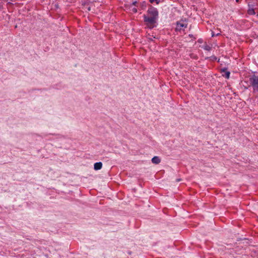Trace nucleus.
<instances>
[{
  "label": "nucleus",
  "mask_w": 258,
  "mask_h": 258,
  "mask_svg": "<svg viewBox=\"0 0 258 258\" xmlns=\"http://www.w3.org/2000/svg\"><path fill=\"white\" fill-rule=\"evenodd\" d=\"M253 91L258 92V76H253L249 79Z\"/></svg>",
  "instance_id": "f257e3e1"
},
{
  "label": "nucleus",
  "mask_w": 258,
  "mask_h": 258,
  "mask_svg": "<svg viewBox=\"0 0 258 258\" xmlns=\"http://www.w3.org/2000/svg\"><path fill=\"white\" fill-rule=\"evenodd\" d=\"M144 21L148 23V26L150 28H152L154 27V24L156 22V20L157 19L152 17L151 16H144Z\"/></svg>",
  "instance_id": "f03ea898"
},
{
  "label": "nucleus",
  "mask_w": 258,
  "mask_h": 258,
  "mask_svg": "<svg viewBox=\"0 0 258 258\" xmlns=\"http://www.w3.org/2000/svg\"><path fill=\"white\" fill-rule=\"evenodd\" d=\"M187 27V22L183 20H181L180 21L177 22L176 30V31H180L183 28H186Z\"/></svg>",
  "instance_id": "7ed1b4c3"
},
{
  "label": "nucleus",
  "mask_w": 258,
  "mask_h": 258,
  "mask_svg": "<svg viewBox=\"0 0 258 258\" xmlns=\"http://www.w3.org/2000/svg\"><path fill=\"white\" fill-rule=\"evenodd\" d=\"M148 13L150 16L154 17L156 19L157 18L158 16V12L157 9L155 8H151L148 9Z\"/></svg>",
  "instance_id": "20e7f679"
},
{
  "label": "nucleus",
  "mask_w": 258,
  "mask_h": 258,
  "mask_svg": "<svg viewBox=\"0 0 258 258\" xmlns=\"http://www.w3.org/2000/svg\"><path fill=\"white\" fill-rule=\"evenodd\" d=\"M248 9L247 10V13L250 15H254L255 13L254 9L252 8V6H250L249 4L248 5Z\"/></svg>",
  "instance_id": "39448f33"
},
{
  "label": "nucleus",
  "mask_w": 258,
  "mask_h": 258,
  "mask_svg": "<svg viewBox=\"0 0 258 258\" xmlns=\"http://www.w3.org/2000/svg\"><path fill=\"white\" fill-rule=\"evenodd\" d=\"M102 163L101 162H96L94 165V168L95 170H98L101 169Z\"/></svg>",
  "instance_id": "423d86ee"
},
{
  "label": "nucleus",
  "mask_w": 258,
  "mask_h": 258,
  "mask_svg": "<svg viewBox=\"0 0 258 258\" xmlns=\"http://www.w3.org/2000/svg\"><path fill=\"white\" fill-rule=\"evenodd\" d=\"M222 72L225 73L224 74H223V76H224L226 79H229L230 77V72L227 71L226 68H224L222 69Z\"/></svg>",
  "instance_id": "0eeeda50"
},
{
  "label": "nucleus",
  "mask_w": 258,
  "mask_h": 258,
  "mask_svg": "<svg viewBox=\"0 0 258 258\" xmlns=\"http://www.w3.org/2000/svg\"><path fill=\"white\" fill-rule=\"evenodd\" d=\"M152 163H153L154 164H159V163H160L161 160H160V159L159 158V157H158V156H154L152 159Z\"/></svg>",
  "instance_id": "6e6552de"
},
{
  "label": "nucleus",
  "mask_w": 258,
  "mask_h": 258,
  "mask_svg": "<svg viewBox=\"0 0 258 258\" xmlns=\"http://www.w3.org/2000/svg\"><path fill=\"white\" fill-rule=\"evenodd\" d=\"M204 49L206 50L210 51L211 49V47L208 45H205L203 47Z\"/></svg>",
  "instance_id": "1a4fd4ad"
},
{
  "label": "nucleus",
  "mask_w": 258,
  "mask_h": 258,
  "mask_svg": "<svg viewBox=\"0 0 258 258\" xmlns=\"http://www.w3.org/2000/svg\"><path fill=\"white\" fill-rule=\"evenodd\" d=\"M132 11L134 13H137V9L136 8H134L132 9Z\"/></svg>",
  "instance_id": "9d476101"
},
{
  "label": "nucleus",
  "mask_w": 258,
  "mask_h": 258,
  "mask_svg": "<svg viewBox=\"0 0 258 258\" xmlns=\"http://www.w3.org/2000/svg\"><path fill=\"white\" fill-rule=\"evenodd\" d=\"M155 2H156L157 4H158L160 2V1L159 0H155Z\"/></svg>",
  "instance_id": "9b49d317"
},
{
  "label": "nucleus",
  "mask_w": 258,
  "mask_h": 258,
  "mask_svg": "<svg viewBox=\"0 0 258 258\" xmlns=\"http://www.w3.org/2000/svg\"><path fill=\"white\" fill-rule=\"evenodd\" d=\"M155 0H149L150 2L151 3H153V2H155Z\"/></svg>",
  "instance_id": "f8f14e48"
},
{
  "label": "nucleus",
  "mask_w": 258,
  "mask_h": 258,
  "mask_svg": "<svg viewBox=\"0 0 258 258\" xmlns=\"http://www.w3.org/2000/svg\"><path fill=\"white\" fill-rule=\"evenodd\" d=\"M136 4H137V2H134L133 3V5L134 6H135Z\"/></svg>",
  "instance_id": "ddd939ff"
},
{
  "label": "nucleus",
  "mask_w": 258,
  "mask_h": 258,
  "mask_svg": "<svg viewBox=\"0 0 258 258\" xmlns=\"http://www.w3.org/2000/svg\"><path fill=\"white\" fill-rule=\"evenodd\" d=\"M236 2H239V0H236Z\"/></svg>",
  "instance_id": "4468645a"
},
{
  "label": "nucleus",
  "mask_w": 258,
  "mask_h": 258,
  "mask_svg": "<svg viewBox=\"0 0 258 258\" xmlns=\"http://www.w3.org/2000/svg\"><path fill=\"white\" fill-rule=\"evenodd\" d=\"M177 181H180V179H178L177 180Z\"/></svg>",
  "instance_id": "2eb2a0df"
},
{
  "label": "nucleus",
  "mask_w": 258,
  "mask_h": 258,
  "mask_svg": "<svg viewBox=\"0 0 258 258\" xmlns=\"http://www.w3.org/2000/svg\"><path fill=\"white\" fill-rule=\"evenodd\" d=\"M257 16L258 17V14L257 15Z\"/></svg>",
  "instance_id": "dca6fc26"
}]
</instances>
